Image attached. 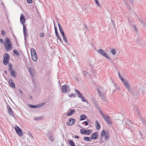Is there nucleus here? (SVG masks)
Masks as SVG:
<instances>
[{"label":"nucleus","instance_id":"1","mask_svg":"<svg viewBox=\"0 0 146 146\" xmlns=\"http://www.w3.org/2000/svg\"><path fill=\"white\" fill-rule=\"evenodd\" d=\"M0 42L2 44H4L5 49L7 51H10L11 49L12 44L9 39L8 37L5 38V41L4 42V40L1 39H0Z\"/></svg>","mask_w":146,"mask_h":146},{"label":"nucleus","instance_id":"2","mask_svg":"<svg viewBox=\"0 0 146 146\" xmlns=\"http://www.w3.org/2000/svg\"><path fill=\"white\" fill-rule=\"evenodd\" d=\"M98 52L101 54V55L102 56L104 57H105L107 59H109V60H111V59L109 56L106 53L104 52V51L102 49H99L97 50Z\"/></svg>","mask_w":146,"mask_h":146},{"label":"nucleus","instance_id":"3","mask_svg":"<svg viewBox=\"0 0 146 146\" xmlns=\"http://www.w3.org/2000/svg\"><path fill=\"white\" fill-rule=\"evenodd\" d=\"M3 63L5 65H6L8 64L10 59L9 54L7 53H5L3 55Z\"/></svg>","mask_w":146,"mask_h":146},{"label":"nucleus","instance_id":"4","mask_svg":"<svg viewBox=\"0 0 146 146\" xmlns=\"http://www.w3.org/2000/svg\"><path fill=\"white\" fill-rule=\"evenodd\" d=\"M62 92L66 94L70 91V88L69 87L66 85H64L62 86L61 88Z\"/></svg>","mask_w":146,"mask_h":146},{"label":"nucleus","instance_id":"5","mask_svg":"<svg viewBox=\"0 0 146 146\" xmlns=\"http://www.w3.org/2000/svg\"><path fill=\"white\" fill-rule=\"evenodd\" d=\"M15 129L18 136L22 137L23 136V132L22 130L17 125L15 127Z\"/></svg>","mask_w":146,"mask_h":146},{"label":"nucleus","instance_id":"6","mask_svg":"<svg viewBox=\"0 0 146 146\" xmlns=\"http://www.w3.org/2000/svg\"><path fill=\"white\" fill-rule=\"evenodd\" d=\"M98 93L99 94L100 96L101 97V98L105 102L107 101V99L105 96L106 93H102L101 91H99V90H98Z\"/></svg>","mask_w":146,"mask_h":146},{"label":"nucleus","instance_id":"7","mask_svg":"<svg viewBox=\"0 0 146 146\" xmlns=\"http://www.w3.org/2000/svg\"><path fill=\"white\" fill-rule=\"evenodd\" d=\"M131 15V17H133L134 16H137V17L138 19L139 20L140 22L141 23L142 25L144 26L145 27V23L143 22V21L140 18L137 16V14L133 11H132L131 13L130 14Z\"/></svg>","mask_w":146,"mask_h":146},{"label":"nucleus","instance_id":"8","mask_svg":"<svg viewBox=\"0 0 146 146\" xmlns=\"http://www.w3.org/2000/svg\"><path fill=\"white\" fill-rule=\"evenodd\" d=\"M103 118L108 124L111 125L112 123L111 118L108 115L105 116Z\"/></svg>","mask_w":146,"mask_h":146},{"label":"nucleus","instance_id":"9","mask_svg":"<svg viewBox=\"0 0 146 146\" xmlns=\"http://www.w3.org/2000/svg\"><path fill=\"white\" fill-rule=\"evenodd\" d=\"M122 83L124 84L125 88L129 92H131L130 89V86L129 83L128 81L127 80H125Z\"/></svg>","mask_w":146,"mask_h":146},{"label":"nucleus","instance_id":"10","mask_svg":"<svg viewBox=\"0 0 146 146\" xmlns=\"http://www.w3.org/2000/svg\"><path fill=\"white\" fill-rule=\"evenodd\" d=\"M68 121L69 122L66 123V124L68 125H72L75 123L76 119L72 118H70L69 119Z\"/></svg>","mask_w":146,"mask_h":146},{"label":"nucleus","instance_id":"11","mask_svg":"<svg viewBox=\"0 0 146 146\" xmlns=\"http://www.w3.org/2000/svg\"><path fill=\"white\" fill-rule=\"evenodd\" d=\"M23 32L25 42L26 40V37L27 35V30L24 25L23 26Z\"/></svg>","mask_w":146,"mask_h":146},{"label":"nucleus","instance_id":"12","mask_svg":"<svg viewBox=\"0 0 146 146\" xmlns=\"http://www.w3.org/2000/svg\"><path fill=\"white\" fill-rule=\"evenodd\" d=\"M28 70L31 76H34L35 72L34 68H33L30 67L28 69Z\"/></svg>","mask_w":146,"mask_h":146},{"label":"nucleus","instance_id":"13","mask_svg":"<svg viewBox=\"0 0 146 146\" xmlns=\"http://www.w3.org/2000/svg\"><path fill=\"white\" fill-rule=\"evenodd\" d=\"M20 20L21 22L23 25L25 21V19L24 15L23 13H21V15Z\"/></svg>","mask_w":146,"mask_h":146},{"label":"nucleus","instance_id":"14","mask_svg":"<svg viewBox=\"0 0 146 146\" xmlns=\"http://www.w3.org/2000/svg\"><path fill=\"white\" fill-rule=\"evenodd\" d=\"M98 136V133L97 132L93 133L91 135L90 139H97Z\"/></svg>","mask_w":146,"mask_h":146},{"label":"nucleus","instance_id":"15","mask_svg":"<svg viewBox=\"0 0 146 146\" xmlns=\"http://www.w3.org/2000/svg\"><path fill=\"white\" fill-rule=\"evenodd\" d=\"M58 25L59 27V30L62 36H65L64 32L62 28L60 25L58 23Z\"/></svg>","mask_w":146,"mask_h":146},{"label":"nucleus","instance_id":"16","mask_svg":"<svg viewBox=\"0 0 146 146\" xmlns=\"http://www.w3.org/2000/svg\"><path fill=\"white\" fill-rule=\"evenodd\" d=\"M128 21L129 22V24H130L131 27L133 28L134 29L135 31L136 32V33L137 34L138 30L136 26L135 25L132 24V23L131 22V20H130L129 19H128Z\"/></svg>","mask_w":146,"mask_h":146},{"label":"nucleus","instance_id":"17","mask_svg":"<svg viewBox=\"0 0 146 146\" xmlns=\"http://www.w3.org/2000/svg\"><path fill=\"white\" fill-rule=\"evenodd\" d=\"M106 133L104 130H103L102 131L100 135V140H101L100 143H102L104 142V141L102 140V139L104 137V136L106 134Z\"/></svg>","mask_w":146,"mask_h":146},{"label":"nucleus","instance_id":"18","mask_svg":"<svg viewBox=\"0 0 146 146\" xmlns=\"http://www.w3.org/2000/svg\"><path fill=\"white\" fill-rule=\"evenodd\" d=\"M32 58L33 60L36 61L37 60V56L36 53L35 54H31Z\"/></svg>","mask_w":146,"mask_h":146},{"label":"nucleus","instance_id":"19","mask_svg":"<svg viewBox=\"0 0 146 146\" xmlns=\"http://www.w3.org/2000/svg\"><path fill=\"white\" fill-rule=\"evenodd\" d=\"M9 82L10 85V86L13 88L15 87V85L11 79H10L9 80Z\"/></svg>","mask_w":146,"mask_h":146},{"label":"nucleus","instance_id":"20","mask_svg":"<svg viewBox=\"0 0 146 146\" xmlns=\"http://www.w3.org/2000/svg\"><path fill=\"white\" fill-rule=\"evenodd\" d=\"M7 108L8 109V112L9 114L10 115H13L12 111L11 109L10 106H7Z\"/></svg>","mask_w":146,"mask_h":146},{"label":"nucleus","instance_id":"21","mask_svg":"<svg viewBox=\"0 0 146 146\" xmlns=\"http://www.w3.org/2000/svg\"><path fill=\"white\" fill-rule=\"evenodd\" d=\"M95 123L96 129L98 130H99L101 128L99 123L98 121H96L95 122Z\"/></svg>","mask_w":146,"mask_h":146},{"label":"nucleus","instance_id":"22","mask_svg":"<svg viewBox=\"0 0 146 146\" xmlns=\"http://www.w3.org/2000/svg\"><path fill=\"white\" fill-rule=\"evenodd\" d=\"M75 91L77 93V96L79 98H80L82 96V94L77 89H75Z\"/></svg>","mask_w":146,"mask_h":146},{"label":"nucleus","instance_id":"23","mask_svg":"<svg viewBox=\"0 0 146 146\" xmlns=\"http://www.w3.org/2000/svg\"><path fill=\"white\" fill-rule=\"evenodd\" d=\"M75 110H71L70 111L67 113L66 114V115L70 116L75 113Z\"/></svg>","mask_w":146,"mask_h":146},{"label":"nucleus","instance_id":"24","mask_svg":"<svg viewBox=\"0 0 146 146\" xmlns=\"http://www.w3.org/2000/svg\"><path fill=\"white\" fill-rule=\"evenodd\" d=\"M10 73L12 77L14 78L16 77V72L14 71V70H11L10 72Z\"/></svg>","mask_w":146,"mask_h":146},{"label":"nucleus","instance_id":"25","mask_svg":"<svg viewBox=\"0 0 146 146\" xmlns=\"http://www.w3.org/2000/svg\"><path fill=\"white\" fill-rule=\"evenodd\" d=\"M86 118V116L84 115H81L80 118V121L85 120Z\"/></svg>","mask_w":146,"mask_h":146},{"label":"nucleus","instance_id":"26","mask_svg":"<svg viewBox=\"0 0 146 146\" xmlns=\"http://www.w3.org/2000/svg\"><path fill=\"white\" fill-rule=\"evenodd\" d=\"M92 132V130H85V134L90 135Z\"/></svg>","mask_w":146,"mask_h":146},{"label":"nucleus","instance_id":"27","mask_svg":"<svg viewBox=\"0 0 146 146\" xmlns=\"http://www.w3.org/2000/svg\"><path fill=\"white\" fill-rule=\"evenodd\" d=\"M68 143L70 146H76L72 140H70Z\"/></svg>","mask_w":146,"mask_h":146},{"label":"nucleus","instance_id":"28","mask_svg":"<svg viewBox=\"0 0 146 146\" xmlns=\"http://www.w3.org/2000/svg\"><path fill=\"white\" fill-rule=\"evenodd\" d=\"M141 38L139 37H138L136 39V43L137 44H140L141 42Z\"/></svg>","mask_w":146,"mask_h":146},{"label":"nucleus","instance_id":"29","mask_svg":"<svg viewBox=\"0 0 146 146\" xmlns=\"http://www.w3.org/2000/svg\"><path fill=\"white\" fill-rule=\"evenodd\" d=\"M98 90H99V91H101L102 92V93H105V92H104V89L102 87H100V88L97 87L96 88V90L98 92Z\"/></svg>","mask_w":146,"mask_h":146},{"label":"nucleus","instance_id":"30","mask_svg":"<svg viewBox=\"0 0 146 146\" xmlns=\"http://www.w3.org/2000/svg\"><path fill=\"white\" fill-rule=\"evenodd\" d=\"M83 139L84 140L86 141H90L91 140L90 139V138L87 137H83Z\"/></svg>","mask_w":146,"mask_h":146},{"label":"nucleus","instance_id":"31","mask_svg":"<svg viewBox=\"0 0 146 146\" xmlns=\"http://www.w3.org/2000/svg\"><path fill=\"white\" fill-rule=\"evenodd\" d=\"M118 76H119V78L121 80V81H122V82H123L125 80H124V79H123V78L121 77V75L120 74V73L119 72H118Z\"/></svg>","mask_w":146,"mask_h":146},{"label":"nucleus","instance_id":"32","mask_svg":"<svg viewBox=\"0 0 146 146\" xmlns=\"http://www.w3.org/2000/svg\"><path fill=\"white\" fill-rule=\"evenodd\" d=\"M110 135L108 133H106V134L105 135V139H109Z\"/></svg>","mask_w":146,"mask_h":146},{"label":"nucleus","instance_id":"33","mask_svg":"<svg viewBox=\"0 0 146 146\" xmlns=\"http://www.w3.org/2000/svg\"><path fill=\"white\" fill-rule=\"evenodd\" d=\"M29 107L30 108H38L37 105H29Z\"/></svg>","mask_w":146,"mask_h":146},{"label":"nucleus","instance_id":"34","mask_svg":"<svg viewBox=\"0 0 146 146\" xmlns=\"http://www.w3.org/2000/svg\"><path fill=\"white\" fill-rule=\"evenodd\" d=\"M48 138L50 140L52 141V142H53L54 140V139L53 138V137L51 135H50L48 136Z\"/></svg>","mask_w":146,"mask_h":146},{"label":"nucleus","instance_id":"35","mask_svg":"<svg viewBox=\"0 0 146 146\" xmlns=\"http://www.w3.org/2000/svg\"><path fill=\"white\" fill-rule=\"evenodd\" d=\"M45 104V103H40L39 104H37V106L38 108H39L43 106H44Z\"/></svg>","mask_w":146,"mask_h":146},{"label":"nucleus","instance_id":"36","mask_svg":"<svg viewBox=\"0 0 146 146\" xmlns=\"http://www.w3.org/2000/svg\"><path fill=\"white\" fill-rule=\"evenodd\" d=\"M68 96L70 97H73V98L76 97V94L74 93L71 94H68Z\"/></svg>","mask_w":146,"mask_h":146},{"label":"nucleus","instance_id":"37","mask_svg":"<svg viewBox=\"0 0 146 146\" xmlns=\"http://www.w3.org/2000/svg\"><path fill=\"white\" fill-rule=\"evenodd\" d=\"M31 54H35V53H36L35 50L33 48H31Z\"/></svg>","mask_w":146,"mask_h":146},{"label":"nucleus","instance_id":"38","mask_svg":"<svg viewBox=\"0 0 146 146\" xmlns=\"http://www.w3.org/2000/svg\"><path fill=\"white\" fill-rule=\"evenodd\" d=\"M94 1L97 6L100 7V6L98 0H94Z\"/></svg>","mask_w":146,"mask_h":146},{"label":"nucleus","instance_id":"39","mask_svg":"<svg viewBox=\"0 0 146 146\" xmlns=\"http://www.w3.org/2000/svg\"><path fill=\"white\" fill-rule=\"evenodd\" d=\"M111 52L112 53L113 55H115L116 52V51L115 49H113L111 50Z\"/></svg>","mask_w":146,"mask_h":146},{"label":"nucleus","instance_id":"40","mask_svg":"<svg viewBox=\"0 0 146 146\" xmlns=\"http://www.w3.org/2000/svg\"><path fill=\"white\" fill-rule=\"evenodd\" d=\"M80 132L82 134H85V129H80Z\"/></svg>","mask_w":146,"mask_h":146},{"label":"nucleus","instance_id":"41","mask_svg":"<svg viewBox=\"0 0 146 146\" xmlns=\"http://www.w3.org/2000/svg\"><path fill=\"white\" fill-rule=\"evenodd\" d=\"M63 38V40H64L65 42L66 43H68V40L67 39L66 37L65 36H62Z\"/></svg>","mask_w":146,"mask_h":146},{"label":"nucleus","instance_id":"42","mask_svg":"<svg viewBox=\"0 0 146 146\" xmlns=\"http://www.w3.org/2000/svg\"><path fill=\"white\" fill-rule=\"evenodd\" d=\"M80 98L81 99L82 101L84 102H87V101H86V100L85 99L83 96H82Z\"/></svg>","mask_w":146,"mask_h":146},{"label":"nucleus","instance_id":"43","mask_svg":"<svg viewBox=\"0 0 146 146\" xmlns=\"http://www.w3.org/2000/svg\"><path fill=\"white\" fill-rule=\"evenodd\" d=\"M13 52L15 54H16L17 55H19V52L17 50H13Z\"/></svg>","mask_w":146,"mask_h":146},{"label":"nucleus","instance_id":"44","mask_svg":"<svg viewBox=\"0 0 146 146\" xmlns=\"http://www.w3.org/2000/svg\"><path fill=\"white\" fill-rule=\"evenodd\" d=\"M9 71H11V70H13L12 67L11 66V64H10V65L9 66Z\"/></svg>","mask_w":146,"mask_h":146},{"label":"nucleus","instance_id":"45","mask_svg":"<svg viewBox=\"0 0 146 146\" xmlns=\"http://www.w3.org/2000/svg\"><path fill=\"white\" fill-rule=\"evenodd\" d=\"M141 120L142 123L145 125V124L146 123V122L145 121V120L143 118H141Z\"/></svg>","mask_w":146,"mask_h":146},{"label":"nucleus","instance_id":"46","mask_svg":"<svg viewBox=\"0 0 146 146\" xmlns=\"http://www.w3.org/2000/svg\"><path fill=\"white\" fill-rule=\"evenodd\" d=\"M1 34L3 36H4L5 35V31L2 30L1 31Z\"/></svg>","mask_w":146,"mask_h":146},{"label":"nucleus","instance_id":"47","mask_svg":"<svg viewBox=\"0 0 146 146\" xmlns=\"http://www.w3.org/2000/svg\"><path fill=\"white\" fill-rule=\"evenodd\" d=\"M39 36L41 37H43L44 36V34L43 33H40L39 34Z\"/></svg>","mask_w":146,"mask_h":146},{"label":"nucleus","instance_id":"48","mask_svg":"<svg viewBox=\"0 0 146 146\" xmlns=\"http://www.w3.org/2000/svg\"><path fill=\"white\" fill-rule=\"evenodd\" d=\"M95 106L97 109L99 110H100L99 106L98 104H95Z\"/></svg>","mask_w":146,"mask_h":146},{"label":"nucleus","instance_id":"49","mask_svg":"<svg viewBox=\"0 0 146 146\" xmlns=\"http://www.w3.org/2000/svg\"><path fill=\"white\" fill-rule=\"evenodd\" d=\"M34 119L35 120H40V119L41 118H41V117H34Z\"/></svg>","mask_w":146,"mask_h":146},{"label":"nucleus","instance_id":"50","mask_svg":"<svg viewBox=\"0 0 146 146\" xmlns=\"http://www.w3.org/2000/svg\"><path fill=\"white\" fill-rule=\"evenodd\" d=\"M99 111H100V113L101 114V115L102 116L104 117L105 116V115H104L103 114V113H102V111L101 110H99Z\"/></svg>","mask_w":146,"mask_h":146},{"label":"nucleus","instance_id":"51","mask_svg":"<svg viewBox=\"0 0 146 146\" xmlns=\"http://www.w3.org/2000/svg\"><path fill=\"white\" fill-rule=\"evenodd\" d=\"M27 3H31L33 2L32 0H27Z\"/></svg>","mask_w":146,"mask_h":146},{"label":"nucleus","instance_id":"52","mask_svg":"<svg viewBox=\"0 0 146 146\" xmlns=\"http://www.w3.org/2000/svg\"><path fill=\"white\" fill-rule=\"evenodd\" d=\"M84 123L86 125H88V123H89L88 120L87 121H84Z\"/></svg>","mask_w":146,"mask_h":146},{"label":"nucleus","instance_id":"53","mask_svg":"<svg viewBox=\"0 0 146 146\" xmlns=\"http://www.w3.org/2000/svg\"><path fill=\"white\" fill-rule=\"evenodd\" d=\"M139 134H140V137H143V135L142 133L140 131H139Z\"/></svg>","mask_w":146,"mask_h":146},{"label":"nucleus","instance_id":"54","mask_svg":"<svg viewBox=\"0 0 146 146\" xmlns=\"http://www.w3.org/2000/svg\"><path fill=\"white\" fill-rule=\"evenodd\" d=\"M59 39V40L61 42H62V40L61 39V38L59 36H58V37H57Z\"/></svg>","mask_w":146,"mask_h":146},{"label":"nucleus","instance_id":"55","mask_svg":"<svg viewBox=\"0 0 146 146\" xmlns=\"http://www.w3.org/2000/svg\"><path fill=\"white\" fill-rule=\"evenodd\" d=\"M115 87L116 89L118 90H119V89H120L119 88L118 86H115Z\"/></svg>","mask_w":146,"mask_h":146},{"label":"nucleus","instance_id":"56","mask_svg":"<svg viewBox=\"0 0 146 146\" xmlns=\"http://www.w3.org/2000/svg\"><path fill=\"white\" fill-rule=\"evenodd\" d=\"M54 26L55 31H57V28H56V27H55V25L54 24Z\"/></svg>","mask_w":146,"mask_h":146},{"label":"nucleus","instance_id":"57","mask_svg":"<svg viewBox=\"0 0 146 146\" xmlns=\"http://www.w3.org/2000/svg\"><path fill=\"white\" fill-rule=\"evenodd\" d=\"M55 33L56 35L58 34V31H55Z\"/></svg>","mask_w":146,"mask_h":146},{"label":"nucleus","instance_id":"58","mask_svg":"<svg viewBox=\"0 0 146 146\" xmlns=\"http://www.w3.org/2000/svg\"><path fill=\"white\" fill-rule=\"evenodd\" d=\"M75 138H76V139H78L79 138V137L78 136V135H75Z\"/></svg>","mask_w":146,"mask_h":146},{"label":"nucleus","instance_id":"59","mask_svg":"<svg viewBox=\"0 0 146 146\" xmlns=\"http://www.w3.org/2000/svg\"><path fill=\"white\" fill-rule=\"evenodd\" d=\"M4 72L5 74H7V71L6 70H5L4 71Z\"/></svg>","mask_w":146,"mask_h":146},{"label":"nucleus","instance_id":"60","mask_svg":"<svg viewBox=\"0 0 146 146\" xmlns=\"http://www.w3.org/2000/svg\"><path fill=\"white\" fill-rule=\"evenodd\" d=\"M19 90V92H20L22 94V90Z\"/></svg>","mask_w":146,"mask_h":146},{"label":"nucleus","instance_id":"61","mask_svg":"<svg viewBox=\"0 0 146 146\" xmlns=\"http://www.w3.org/2000/svg\"><path fill=\"white\" fill-rule=\"evenodd\" d=\"M111 22L112 23V24L114 25V23L113 22V21L112 20H111Z\"/></svg>","mask_w":146,"mask_h":146},{"label":"nucleus","instance_id":"62","mask_svg":"<svg viewBox=\"0 0 146 146\" xmlns=\"http://www.w3.org/2000/svg\"><path fill=\"white\" fill-rule=\"evenodd\" d=\"M30 98L31 99H33V97H32V96H30Z\"/></svg>","mask_w":146,"mask_h":146},{"label":"nucleus","instance_id":"63","mask_svg":"<svg viewBox=\"0 0 146 146\" xmlns=\"http://www.w3.org/2000/svg\"><path fill=\"white\" fill-rule=\"evenodd\" d=\"M56 35V36L57 37H58V36H59V35L58 34H57V35Z\"/></svg>","mask_w":146,"mask_h":146},{"label":"nucleus","instance_id":"64","mask_svg":"<svg viewBox=\"0 0 146 146\" xmlns=\"http://www.w3.org/2000/svg\"><path fill=\"white\" fill-rule=\"evenodd\" d=\"M85 28H86V29H87V26L86 25L85 26H84Z\"/></svg>","mask_w":146,"mask_h":146}]
</instances>
